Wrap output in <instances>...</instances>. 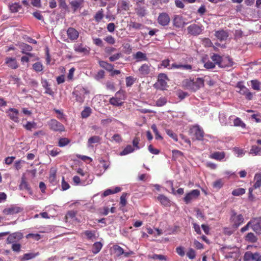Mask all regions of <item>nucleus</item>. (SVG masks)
Returning <instances> with one entry per match:
<instances>
[{"mask_svg":"<svg viewBox=\"0 0 261 261\" xmlns=\"http://www.w3.org/2000/svg\"><path fill=\"white\" fill-rule=\"evenodd\" d=\"M204 80L202 77L186 79L182 81V86L186 89L195 92L204 87Z\"/></svg>","mask_w":261,"mask_h":261,"instance_id":"obj_1","label":"nucleus"},{"mask_svg":"<svg viewBox=\"0 0 261 261\" xmlns=\"http://www.w3.org/2000/svg\"><path fill=\"white\" fill-rule=\"evenodd\" d=\"M89 93L87 89L81 85L77 86L72 92L73 95L74 96L75 100L80 104L84 102L85 98V94Z\"/></svg>","mask_w":261,"mask_h":261,"instance_id":"obj_2","label":"nucleus"},{"mask_svg":"<svg viewBox=\"0 0 261 261\" xmlns=\"http://www.w3.org/2000/svg\"><path fill=\"white\" fill-rule=\"evenodd\" d=\"M189 134L194 136L196 140L202 141L203 140L204 132L203 129L198 125L192 126L189 129Z\"/></svg>","mask_w":261,"mask_h":261,"instance_id":"obj_3","label":"nucleus"},{"mask_svg":"<svg viewBox=\"0 0 261 261\" xmlns=\"http://www.w3.org/2000/svg\"><path fill=\"white\" fill-rule=\"evenodd\" d=\"M169 79L166 74L161 73L158 76V82L154 85V87L157 89L162 90H166L168 87L167 82Z\"/></svg>","mask_w":261,"mask_h":261,"instance_id":"obj_4","label":"nucleus"},{"mask_svg":"<svg viewBox=\"0 0 261 261\" xmlns=\"http://www.w3.org/2000/svg\"><path fill=\"white\" fill-rule=\"evenodd\" d=\"M230 220L232 224L233 227L237 228L240 225L243 223L244 218L241 214L237 215L234 211H232Z\"/></svg>","mask_w":261,"mask_h":261,"instance_id":"obj_5","label":"nucleus"},{"mask_svg":"<svg viewBox=\"0 0 261 261\" xmlns=\"http://www.w3.org/2000/svg\"><path fill=\"white\" fill-rule=\"evenodd\" d=\"M204 27L202 24L193 23L187 27V31L189 34L193 36H197L202 33Z\"/></svg>","mask_w":261,"mask_h":261,"instance_id":"obj_6","label":"nucleus"},{"mask_svg":"<svg viewBox=\"0 0 261 261\" xmlns=\"http://www.w3.org/2000/svg\"><path fill=\"white\" fill-rule=\"evenodd\" d=\"M23 211V208L16 205H11L10 206L4 208L3 210V213L5 215H14L15 214L21 213Z\"/></svg>","mask_w":261,"mask_h":261,"instance_id":"obj_7","label":"nucleus"},{"mask_svg":"<svg viewBox=\"0 0 261 261\" xmlns=\"http://www.w3.org/2000/svg\"><path fill=\"white\" fill-rule=\"evenodd\" d=\"M239 90L238 91L241 94L245 95L246 97L248 100H251L252 98V94L249 91L248 88H247L243 84V82H239L236 86Z\"/></svg>","mask_w":261,"mask_h":261,"instance_id":"obj_8","label":"nucleus"},{"mask_svg":"<svg viewBox=\"0 0 261 261\" xmlns=\"http://www.w3.org/2000/svg\"><path fill=\"white\" fill-rule=\"evenodd\" d=\"M48 125L50 129L55 132H64L65 130L64 126L56 119H51L48 122Z\"/></svg>","mask_w":261,"mask_h":261,"instance_id":"obj_9","label":"nucleus"},{"mask_svg":"<svg viewBox=\"0 0 261 261\" xmlns=\"http://www.w3.org/2000/svg\"><path fill=\"white\" fill-rule=\"evenodd\" d=\"M158 23L162 27H166L170 22V17L168 14L162 12L159 14L157 18Z\"/></svg>","mask_w":261,"mask_h":261,"instance_id":"obj_10","label":"nucleus"},{"mask_svg":"<svg viewBox=\"0 0 261 261\" xmlns=\"http://www.w3.org/2000/svg\"><path fill=\"white\" fill-rule=\"evenodd\" d=\"M244 261H261V254L257 252H246L244 255Z\"/></svg>","mask_w":261,"mask_h":261,"instance_id":"obj_11","label":"nucleus"},{"mask_svg":"<svg viewBox=\"0 0 261 261\" xmlns=\"http://www.w3.org/2000/svg\"><path fill=\"white\" fill-rule=\"evenodd\" d=\"M200 195V191L197 190H193L186 194L184 200L186 204L190 203L193 199L197 198Z\"/></svg>","mask_w":261,"mask_h":261,"instance_id":"obj_12","label":"nucleus"},{"mask_svg":"<svg viewBox=\"0 0 261 261\" xmlns=\"http://www.w3.org/2000/svg\"><path fill=\"white\" fill-rule=\"evenodd\" d=\"M211 59L214 62L215 64H217L220 67H224L226 65L224 63L225 61H229L228 58H223L218 54H214L211 57Z\"/></svg>","mask_w":261,"mask_h":261,"instance_id":"obj_13","label":"nucleus"},{"mask_svg":"<svg viewBox=\"0 0 261 261\" xmlns=\"http://www.w3.org/2000/svg\"><path fill=\"white\" fill-rule=\"evenodd\" d=\"M23 238V234L20 232H15L10 234L7 238L8 244L14 243L20 240Z\"/></svg>","mask_w":261,"mask_h":261,"instance_id":"obj_14","label":"nucleus"},{"mask_svg":"<svg viewBox=\"0 0 261 261\" xmlns=\"http://www.w3.org/2000/svg\"><path fill=\"white\" fill-rule=\"evenodd\" d=\"M67 35L71 41H74L78 38L79 33L75 29L70 27L67 30Z\"/></svg>","mask_w":261,"mask_h":261,"instance_id":"obj_15","label":"nucleus"},{"mask_svg":"<svg viewBox=\"0 0 261 261\" xmlns=\"http://www.w3.org/2000/svg\"><path fill=\"white\" fill-rule=\"evenodd\" d=\"M7 113L8 114L9 118L15 122H19V111L15 108H10Z\"/></svg>","mask_w":261,"mask_h":261,"instance_id":"obj_16","label":"nucleus"},{"mask_svg":"<svg viewBox=\"0 0 261 261\" xmlns=\"http://www.w3.org/2000/svg\"><path fill=\"white\" fill-rule=\"evenodd\" d=\"M185 24L183 17L178 15H176L174 16L173 19V25L177 28H180L183 27Z\"/></svg>","mask_w":261,"mask_h":261,"instance_id":"obj_17","label":"nucleus"},{"mask_svg":"<svg viewBox=\"0 0 261 261\" xmlns=\"http://www.w3.org/2000/svg\"><path fill=\"white\" fill-rule=\"evenodd\" d=\"M150 64H143L138 69L140 74L143 76H147L150 72Z\"/></svg>","mask_w":261,"mask_h":261,"instance_id":"obj_18","label":"nucleus"},{"mask_svg":"<svg viewBox=\"0 0 261 261\" xmlns=\"http://www.w3.org/2000/svg\"><path fill=\"white\" fill-rule=\"evenodd\" d=\"M5 63L11 69H15L18 67V64L15 58L7 57Z\"/></svg>","mask_w":261,"mask_h":261,"instance_id":"obj_19","label":"nucleus"},{"mask_svg":"<svg viewBox=\"0 0 261 261\" xmlns=\"http://www.w3.org/2000/svg\"><path fill=\"white\" fill-rule=\"evenodd\" d=\"M84 0H74L70 2L69 4L74 12L83 7Z\"/></svg>","mask_w":261,"mask_h":261,"instance_id":"obj_20","label":"nucleus"},{"mask_svg":"<svg viewBox=\"0 0 261 261\" xmlns=\"http://www.w3.org/2000/svg\"><path fill=\"white\" fill-rule=\"evenodd\" d=\"M215 35L217 38L221 41L226 40L228 37L227 32L223 30L216 31Z\"/></svg>","mask_w":261,"mask_h":261,"instance_id":"obj_21","label":"nucleus"},{"mask_svg":"<svg viewBox=\"0 0 261 261\" xmlns=\"http://www.w3.org/2000/svg\"><path fill=\"white\" fill-rule=\"evenodd\" d=\"M225 156V153L224 151H216L210 155V158L218 161H221Z\"/></svg>","mask_w":261,"mask_h":261,"instance_id":"obj_22","label":"nucleus"},{"mask_svg":"<svg viewBox=\"0 0 261 261\" xmlns=\"http://www.w3.org/2000/svg\"><path fill=\"white\" fill-rule=\"evenodd\" d=\"M134 58L136 60L137 62L147 61L148 58L146 54L141 51H137L134 56Z\"/></svg>","mask_w":261,"mask_h":261,"instance_id":"obj_23","label":"nucleus"},{"mask_svg":"<svg viewBox=\"0 0 261 261\" xmlns=\"http://www.w3.org/2000/svg\"><path fill=\"white\" fill-rule=\"evenodd\" d=\"M158 199L160 201L161 204L164 206H170V200L164 195H159L158 196Z\"/></svg>","mask_w":261,"mask_h":261,"instance_id":"obj_24","label":"nucleus"},{"mask_svg":"<svg viewBox=\"0 0 261 261\" xmlns=\"http://www.w3.org/2000/svg\"><path fill=\"white\" fill-rule=\"evenodd\" d=\"M121 98H117L116 96H114L109 99V102L111 105L114 106H121L123 105V102L121 101Z\"/></svg>","mask_w":261,"mask_h":261,"instance_id":"obj_25","label":"nucleus"},{"mask_svg":"<svg viewBox=\"0 0 261 261\" xmlns=\"http://www.w3.org/2000/svg\"><path fill=\"white\" fill-rule=\"evenodd\" d=\"M42 84L43 87L45 89V93L48 94L51 96L54 95V92L49 87V84L46 80L42 81Z\"/></svg>","mask_w":261,"mask_h":261,"instance_id":"obj_26","label":"nucleus"},{"mask_svg":"<svg viewBox=\"0 0 261 261\" xmlns=\"http://www.w3.org/2000/svg\"><path fill=\"white\" fill-rule=\"evenodd\" d=\"M254 179L255 180V183L253 186V188L256 189L261 186V173H256L255 174Z\"/></svg>","mask_w":261,"mask_h":261,"instance_id":"obj_27","label":"nucleus"},{"mask_svg":"<svg viewBox=\"0 0 261 261\" xmlns=\"http://www.w3.org/2000/svg\"><path fill=\"white\" fill-rule=\"evenodd\" d=\"M251 227L252 230L257 234H261V225L259 222H252Z\"/></svg>","mask_w":261,"mask_h":261,"instance_id":"obj_28","label":"nucleus"},{"mask_svg":"<svg viewBox=\"0 0 261 261\" xmlns=\"http://www.w3.org/2000/svg\"><path fill=\"white\" fill-rule=\"evenodd\" d=\"M19 188L20 190H25L28 191H30L31 190V188L24 176L21 177V182L19 185Z\"/></svg>","mask_w":261,"mask_h":261,"instance_id":"obj_29","label":"nucleus"},{"mask_svg":"<svg viewBox=\"0 0 261 261\" xmlns=\"http://www.w3.org/2000/svg\"><path fill=\"white\" fill-rule=\"evenodd\" d=\"M102 244L100 242H97L93 244L92 248V252L93 254H96L98 253L101 249Z\"/></svg>","mask_w":261,"mask_h":261,"instance_id":"obj_30","label":"nucleus"},{"mask_svg":"<svg viewBox=\"0 0 261 261\" xmlns=\"http://www.w3.org/2000/svg\"><path fill=\"white\" fill-rule=\"evenodd\" d=\"M99 65L108 71H111L114 69V66L107 62L101 61L99 62Z\"/></svg>","mask_w":261,"mask_h":261,"instance_id":"obj_31","label":"nucleus"},{"mask_svg":"<svg viewBox=\"0 0 261 261\" xmlns=\"http://www.w3.org/2000/svg\"><path fill=\"white\" fill-rule=\"evenodd\" d=\"M77 212L76 211L71 210L69 211L65 215V219L66 222L73 220L75 219Z\"/></svg>","mask_w":261,"mask_h":261,"instance_id":"obj_32","label":"nucleus"},{"mask_svg":"<svg viewBox=\"0 0 261 261\" xmlns=\"http://www.w3.org/2000/svg\"><path fill=\"white\" fill-rule=\"evenodd\" d=\"M245 240L248 242L253 243L257 242V238L253 233L249 232L246 235Z\"/></svg>","mask_w":261,"mask_h":261,"instance_id":"obj_33","label":"nucleus"},{"mask_svg":"<svg viewBox=\"0 0 261 261\" xmlns=\"http://www.w3.org/2000/svg\"><path fill=\"white\" fill-rule=\"evenodd\" d=\"M20 46L21 49V52L23 54H25L27 52H30L33 49V47L31 45L26 43H22Z\"/></svg>","mask_w":261,"mask_h":261,"instance_id":"obj_34","label":"nucleus"},{"mask_svg":"<svg viewBox=\"0 0 261 261\" xmlns=\"http://www.w3.org/2000/svg\"><path fill=\"white\" fill-rule=\"evenodd\" d=\"M113 248L114 251V253L118 257L120 256L121 255H123V253H124L123 249L117 245H114Z\"/></svg>","mask_w":261,"mask_h":261,"instance_id":"obj_35","label":"nucleus"},{"mask_svg":"<svg viewBox=\"0 0 261 261\" xmlns=\"http://www.w3.org/2000/svg\"><path fill=\"white\" fill-rule=\"evenodd\" d=\"M135 149L130 145H127L125 148L120 153V155H125L128 153L133 152Z\"/></svg>","mask_w":261,"mask_h":261,"instance_id":"obj_36","label":"nucleus"},{"mask_svg":"<svg viewBox=\"0 0 261 261\" xmlns=\"http://www.w3.org/2000/svg\"><path fill=\"white\" fill-rule=\"evenodd\" d=\"M249 153L254 155L261 154V148L257 146L253 145L250 150Z\"/></svg>","mask_w":261,"mask_h":261,"instance_id":"obj_37","label":"nucleus"},{"mask_svg":"<svg viewBox=\"0 0 261 261\" xmlns=\"http://www.w3.org/2000/svg\"><path fill=\"white\" fill-rule=\"evenodd\" d=\"M33 69L37 72H41L43 69V66L40 62H37L33 64Z\"/></svg>","mask_w":261,"mask_h":261,"instance_id":"obj_38","label":"nucleus"},{"mask_svg":"<svg viewBox=\"0 0 261 261\" xmlns=\"http://www.w3.org/2000/svg\"><path fill=\"white\" fill-rule=\"evenodd\" d=\"M246 192L245 189L239 188L236 189L232 191V195L235 196H239L244 194Z\"/></svg>","mask_w":261,"mask_h":261,"instance_id":"obj_39","label":"nucleus"},{"mask_svg":"<svg viewBox=\"0 0 261 261\" xmlns=\"http://www.w3.org/2000/svg\"><path fill=\"white\" fill-rule=\"evenodd\" d=\"M91 113V109L90 107H87L81 112V116L83 118H86L88 117Z\"/></svg>","mask_w":261,"mask_h":261,"instance_id":"obj_40","label":"nucleus"},{"mask_svg":"<svg viewBox=\"0 0 261 261\" xmlns=\"http://www.w3.org/2000/svg\"><path fill=\"white\" fill-rule=\"evenodd\" d=\"M101 140V138L97 136H94L90 137L88 140V143L89 146H90L92 144L99 143Z\"/></svg>","mask_w":261,"mask_h":261,"instance_id":"obj_41","label":"nucleus"},{"mask_svg":"<svg viewBox=\"0 0 261 261\" xmlns=\"http://www.w3.org/2000/svg\"><path fill=\"white\" fill-rule=\"evenodd\" d=\"M103 11L102 9H101L96 13L94 16L95 21L98 22L100 21L103 18Z\"/></svg>","mask_w":261,"mask_h":261,"instance_id":"obj_42","label":"nucleus"},{"mask_svg":"<svg viewBox=\"0 0 261 261\" xmlns=\"http://www.w3.org/2000/svg\"><path fill=\"white\" fill-rule=\"evenodd\" d=\"M233 125L235 126H240L242 128H245L246 124L239 117H237L233 120Z\"/></svg>","mask_w":261,"mask_h":261,"instance_id":"obj_43","label":"nucleus"},{"mask_svg":"<svg viewBox=\"0 0 261 261\" xmlns=\"http://www.w3.org/2000/svg\"><path fill=\"white\" fill-rule=\"evenodd\" d=\"M187 257L190 259H194L196 255L195 251L192 248H189L186 253Z\"/></svg>","mask_w":261,"mask_h":261,"instance_id":"obj_44","label":"nucleus"},{"mask_svg":"<svg viewBox=\"0 0 261 261\" xmlns=\"http://www.w3.org/2000/svg\"><path fill=\"white\" fill-rule=\"evenodd\" d=\"M223 185L224 182L222 179H218L213 183V187L214 188L220 189L223 187Z\"/></svg>","mask_w":261,"mask_h":261,"instance_id":"obj_45","label":"nucleus"},{"mask_svg":"<svg viewBox=\"0 0 261 261\" xmlns=\"http://www.w3.org/2000/svg\"><path fill=\"white\" fill-rule=\"evenodd\" d=\"M129 27L135 30H141L143 28V25L140 23L130 21L129 23Z\"/></svg>","mask_w":261,"mask_h":261,"instance_id":"obj_46","label":"nucleus"},{"mask_svg":"<svg viewBox=\"0 0 261 261\" xmlns=\"http://www.w3.org/2000/svg\"><path fill=\"white\" fill-rule=\"evenodd\" d=\"M204 63V67L206 69H213L215 67V64L212 61L208 60L206 61L204 59L203 60Z\"/></svg>","mask_w":261,"mask_h":261,"instance_id":"obj_47","label":"nucleus"},{"mask_svg":"<svg viewBox=\"0 0 261 261\" xmlns=\"http://www.w3.org/2000/svg\"><path fill=\"white\" fill-rule=\"evenodd\" d=\"M70 142V141L69 139L66 138H63L60 139L58 142V145L60 147H64L67 145H68Z\"/></svg>","mask_w":261,"mask_h":261,"instance_id":"obj_48","label":"nucleus"},{"mask_svg":"<svg viewBox=\"0 0 261 261\" xmlns=\"http://www.w3.org/2000/svg\"><path fill=\"white\" fill-rule=\"evenodd\" d=\"M9 7L11 12L16 13L21 8V6L17 3H14L11 5Z\"/></svg>","mask_w":261,"mask_h":261,"instance_id":"obj_49","label":"nucleus"},{"mask_svg":"<svg viewBox=\"0 0 261 261\" xmlns=\"http://www.w3.org/2000/svg\"><path fill=\"white\" fill-rule=\"evenodd\" d=\"M106 87L107 90L114 91L115 90V84L113 82L108 81L106 82Z\"/></svg>","mask_w":261,"mask_h":261,"instance_id":"obj_50","label":"nucleus"},{"mask_svg":"<svg viewBox=\"0 0 261 261\" xmlns=\"http://www.w3.org/2000/svg\"><path fill=\"white\" fill-rule=\"evenodd\" d=\"M84 234L86 236L87 238L90 240L95 237V230H86L84 231Z\"/></svg>","mask_w":261,"mask_h":261,"instance_id":"obj_51","label":"nucleus"},{"mask_svg":"<svg viewBox=\"0 0 261 261\" xmlns=\"http://www.w3.org/2000/svg\"><path fill=\"white\" fill-rule=\"evenodd\" d=\"M167 103V99L165 97H160L158 99L156 102L155 105L157 107H162Z\"/></svg>","mask_w":261,"mask_h":261,"instance_id":"obj_52","label":"nucleus"},{"mask_svg":"<svg viewBox=\"0 0 261 261\" xmlns=\"http://www.w3.org/2000/svg\"><path fill=\"white\" fill-rule=\"evenodd\" d=\"M125 82L126 87H131L135 82V79L133 76H127L126 77Z\"/></svg>","mask_w":261,"mask_h":261,"instance_id":"obj_53","label":"nucleus"},{"mask_svg":"<svg viewBox=\"0 0 261 261\" xmlns=\"http://www.w3.org/2000/svg\"><path fill=\"white\" fill-rule=\"evenodd\" d=\"M251 86L252 88L255 90H259L260 89V82L256 80L251 81Z\"/></svg>","mask_w":261,"mask_h":261,"instance_id":"obj_54","label":"nucleus"},{"mask_svg":"<svg viewBox=\"0 0 261 261\" xmlns=\"http://www.w3.org/2000/svg\"><path fill=\"white\" fill-rule=\"evenodd\" d=\"M20 79L16 75H11L10 77L9 83H12L13 84H17V86H19Z\"/></svg>","mask_w":261,"mask_h":261,"instance_id":"obj_55","label":"nucleus"},{"mask_svg":"<svg viewBox=\"0 0 261 261\" xmlns=\"http://www.w3.org/2000/svg\"><path fill=\"white\" fill-rule=\"evenodd\" d=\"M166 134L170 136L171 138H172L175 141H177V136L176 134L173 132V131L169 129H166Z\"/></svg>","mask_w":261,"mask_h":261,"instance_id":"obj_56","label":"nucleus"},{"mask_svg":"<svg viewBox=\"0 0 261 261\" xmlns=\"http://www.w3.org/2000/svg\"><path fill=\"white\" fill-rule=\"evenodd\" d=\"M151 129H152L153 133L155 134V137L156 139H162L163 138L162 136L159 134V133L158 132V130L157 129L156 126L155 124H153L151 125Z\"/></svg>","mask_w":261,"mask_h":261,"instance_id":"obj_57","label":"nucleus"},{"mask_svg":"<svg viewBox=\"0 0 261 261\" xmlns=\"http://www.w3.org/2000/svg\"><path fill=\"white\" fill-rule=\"evenodd\" d=\"M36 256V255L32 253H25L23 254L21 260L24 261V260H28L30 259L33 258Z\"/></svg>","mask_w":261,"mask_h":261,"instance_id":"obj_58","label":"nucleus"},{"mask_svg":"<svg viewBox=\"0 0 261 261\" xmlns=\"http://www.w3.org/2000/svg\"><path fill=\"white\" fill-rule=\"evenodd\" d=\"M126 193H122V195L120 197V204L122 206H125L126 205L127 201H126Z\"/></svg>","mask_w":261,"mask_h":261,"instance_id":"obj_59","label":"nucleus"},{"mask_svg":"<svg viewBox=\"0 0 261 261\" xmlns=\"http://www.w3.org/2000/svg\"><path fill=\"white\" fill-rule=\"evenodd\" d=\"M36 124L34 122H27V124L23 125V127L28 130H32L33 128H35Z\"/></svg>","mask_w":261,"mask_h":261,"instance_id":"obj_60","label":"nucleus"},{"mask_svg":"<svg viewBox=\"0 0 261 261\" xmlns=\"http://www.w3.org/2000/svg\"><path fill=\"white\" fill-rule=\"evenodd\" d=\"M115 96L117 98H121V101H122L125 98V92L123 90H119L115 93Z\"/></svg>","mask_w":261,"mask_h":261,"instance_id":"obj_61","label":"nucleus"},{"mask_svg":"<svg viewBox=\"0 0 261 261\" xmlns=\"http://www.w3.org/2000/svg\"><path fill=\"white\" fill-rule=\"evenodd\" d=\"M31 238H33L35 240L38 241L41 239V236L38 233H29L26 236L27 239H29Z\"/></svg>","mask_w":261,"mask_h":261,"instance_id":"obj_62","label":"nucleus"},{"mask_svg":"<svg viewBox=\"0 0 261 261\" xmlns=\"http://www.w3.org/2000/svg\"><path fill=\"white\" fill-rule=\"evenodd\" d=\"M56 170L55 169H51L50 171V174L49 177V180L51 182H53L55 180L56 177Z\"/></svg>","mask_w":261,"mask_h":261,"instance_id":"obj_63","label":"nucleus"},{"mask_svg":"<svg viewBox=\"0 0 261 261\" xmlns=\"http://www.w3.org/2000/svg\"><path fill=\"white\" fill-rule=\"evenodd\" d=\"M176 252L181 257H183L185 255L184 247L182 246H178L176 248Z\"/></svg>","mask_w":261,"mask_h":261,"instance_id":"obj_64","label":"nucleus"}]
</instances>
